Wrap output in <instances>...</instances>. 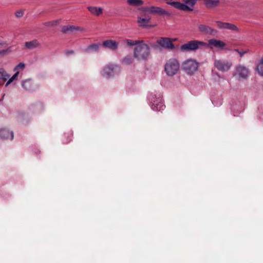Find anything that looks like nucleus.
Listing matches in <instances>:
<instances>
[{"label": "nucleus", "instance_id": "obj_23", "mask_svg": "<svg viewBox=\"0 0 263 263\" xmlns=\"http://www.w3.org/2000/svg\"><path fill=\"white\" fill-rule=\"evenodd\" d=\"M77 29H78V28L76 27L75 26L67 25V26H63L62 27V31L63 33L73 32V31L76 30Z\"/></svg>", "mask_w": 263, "mask_h": 263}, {"label": "nucleus", "instance_id": "obj_25", "mask_svg": "<svg viewBox=\"0 0 263 263\" xmlns=\"http://www.w3.org/2000/svg\"><path fill=\"white\" fill-rule=\"evenodd\" d=\"M99 44H93L88 46L85 50L87 52H89L91 51H98L99 49Z\"/></svg>", "mask_w": 263, "mask_h": 263}, {"label": "nucleus", "instance_id": "obj_30", "mask_svg": "<svg viewBox=\"0 0 263 263\" xmlns=\"http://www.w3.org/2000/svg\"><path fill=\"white\" fill-rule=\"evenodd\" d=\"M25 64L23 63H19L14 69L15 71L17 70V69H23L25 68Z\"/></svg>", "mask_w": 263, "mask_h": 263}, {"label": "nucleus", "instance_id": "obj_12", "mask_svg": "<svg viewBox=\"0 0 263 263\" xmlns=\"http://www.w3.org/2000/svg\"><path fill=\"white\" fill-rule=\"evenodd\" d=\"M198 27L199 31L203 34L214 35L217 33V30L213 29L209 26L204 24H200Z\"/></svg>", "mask_w": 263, "mask_h": 263}, {"label": "nucleus", "instance_id": "obj_2", "mask_svg": "<svg viewBox=\"0 0 263 263\" xmlns=\"http://www.w3.org/2000/svg\"><path fill=\"white\" fill-rule=\"evenodd\" d=\"M149 54V46L143 42L135 48L133 55L138 61H146L148 59Z\"/></svg>", "mask_w": 263, "mask_h": 263}, {"label": "nucleus", "instance_id": "obj_22", "mask_svg": "<svg viewBox=\"0 0 263 263\" xmlns=\"http://www.w3.org/2000/svg\"><path fill=\"white\" fill-rule=\"evenodd\" d=\"M39 42L36 40H33L25 43V47L27 49H32L39 46Z\"/></svg>", "mask_w": 263, "mask_h": 263}, {"label": "nucleus", "instance_id": "obj_19", "mask_svg": "<svg viewBox=\"0 0 263 263\" xmlns=\"http://www.w3.org/2000/svg\"><path fill=\"white\" fill-rule=\"evenodd\" d=\"M127 3L129 6L133 7H143L144 1L142 0H127Z\"/></svg>", "mask_w": 263, "mask_h": 263}, {"label": "nucleus", "instance_id": "obj_13", "mask_svg": "<svg viewBox=\"0 0 263 263\" xmlns=\"http://www.w3.org/2000/svg\"><path fill=\"white\" fill-rule=\"evenodd\" d=\"M14 138V134L12 131L6 128H0V138L2 140H12Z\"/></svg>", "mask_w": 263, "mask_h": 263}, {"label": "nucleus", "instance_id": "obj_5", "mask_svg": "<svg viewBox=\"0 0 263 263\" xmlns=\"http://www.w3.org/2000/svg\"><path fill=\"white\" fill-rule=\"evenodd\" d=\"M180 68V64L175 59H171L165 63L164 70L168 76L172 77L177 73Z\"/></svg>", "mask_w": 263, "mask_h": 263}, {"label": "nucleus", "instance_id": "obj_1", "mask_svg": "<svg viewBox=\"0 0 263 263\" xmlns=\"http://www.w3.org/2000/svg\"><path fill=\"white\" fill-rule=\"evenodd\" d=\"M138 10L143 13L142 16L137 17V23L140 27H146L151 20V14L166 15L169 16L170 13L163 8L151 6L141 7Z\"/></svg>", "mask_w": 263, "mask_h": 263}, {"label": "nucleus", "instance_id": "obj_11", "mask_svg": "<svg viewBox=\"0 0 263 263\" xmlns=\"http://www.w3.org/2000/svg\"><path fill=\"white\" fill-rule=\"evenodd\" d=\"M236 72L234 74V76H237L239 79H246L249 73V71L246 67L239 64L235 67Z\"/></svg>", "mask_w": 263, "mask_h": 263}, {"label": "nucleus", "instance_id": "obj_9", "mask_svg": "<svg viewBox=\"0 0 263 263\" xmlns=\"http://www.w3.org/2000/svg\"><path fill=\"white\" fill-rule=\"evenodd\" d=\"M149 100L152 103V108L154 110L160 111L164 109L165 105L160 94L158 95V96L156 95H152V98H149Z\"/></svg>", "mask_w": 263, "mask_h": 263}, {"label": "nucleus", "instance_id": "obj_3", "mask_svg": "<svg viewBox=\"0 0 263 263\" xmlns=\"http://www.w3.org/2000/svg\"><path fill=\"white\" fill-rule=\"evenodd\" d=\"M207 46V44L203 41L198 40H192L180 47L182 51H195L198 49H201Z\"/></svg>", "mask_w": 263, "mask_h": 263}, {"label": "nucleus", "instance_id": "obj_31", "mask_svg": "<svg viewBox=\"0 0 263 263\" xmlns=\"http://www.w3.org/2000/svg\"><path fill=\"white\" fill-rule=\"evenodd\" d=\"M24 15V11L22 10H19L16 11L15 16L17 17H21Z\"/></svg>", "mask_w": 263, "mask_h": 263}, {"label": "nucleus", "instance_id": "obj_7", "mask_svg": "<svg viewBox=\"0 0 263 263\" xmlns=\"http://www.w3.org/2000/svg\"><path fill=\"white\" fill-rule=\"evenodd\" d=\"M214 65L219 71L227 72L232 66V63L231 61L227 60L215 59L214 60Z\"/></svg>", "mask_w": 263, "mask_h": 263}, {"label": "nucleus", "instance_id": "obj_27", "mask_svg": "<svg viewBox=\"0 0 263 263\" xmlns=\"http://www.w3.org/2000/svg\"><path fill=\"white\" fill-rule=\"evenodd\" d=\"M256 69L260 76H263V64H258L257 66Z\"/></svg>", "mask_w": 263, "mask_h": 263}, {"label": "nucleus", "instance_id": "obj_26", "mask_svg": "<svg viewBox=\"0 0 263 263\" xmlns=\"http://www.w3.org/2000/svg\"><path fill=\"white\" fill-rule=\"evenodd\" d=\"M133 62L134 59L130 55H127L122 60V63L126 65L131 64Z\"/></svg>", "mask_w": 263, "mask_h": 263}, {"label": "nucleus", "instance_id": "obj_24", "mask_svg": "<svg viewBox=\"0 0 263 263\" xmlns=\"http://www.w3.org/2000/svg\"><path fill=\"white\" fill-rule=\"evenodd\" d=\"M125 42L128 46H138L140 44L144 42L143 40H132L129 39L125 40Z\"/></svg>", "mask_w": 263, "mask_h": 263}, {"label": "nucleus", "instance_id": "obj_15", "mask_svg": "<svg viewBox=\"0 0 263 263\" xmlns=\"http://www.w3.org/2000/svg\"><path fill=\"white\" fill-rule=\"evenodd\" d=\"M157 43L162 47L172 49L174 48V46L172 41L169 38L161 37L157 41Z\"/></svg>", "mask_w": 263, "mask_h": 263}, {"label": "nucleus", "instance_id": "obj_20", "mask_svg": "<svg viewBox=\"0 0 263 263\" xmlns=\"http://www.w3.org/2000/svg\"><path fill=\"white\" fill-rule=\"evenodd\" d=\"M9 77L10 75L3 68H0V85H3Z\"/></svg>", "mask_w": 263, "mask_h": 263}, {"label": "nucleus", "instance_id": "obj_36", "mask_svg": "<svg viewBox=\"0 0 263 263\" xmlns=\"http://www.w3.org/2000/svg\"><path fill=\"white\" fill-rule=\"evenodd\" d=\"M234 51H235V52H237L238 53H239V52L240 51L239 50V49H234Z\"/></svg>", "mask_w": 263, "mask_h": 263}, {"label": "nucleus", "instance_id": "obj_21", "mask_svg": "<svg viewBox=\"0 0 263 263\" xmlns=\"http://www.w3.org/2000/svg\"><path fill=\"white\" fill-rule=\"evenodd\" d=\"M208 8H213L218 5L219 0H203Z\"/></svg>", "mask_w": 263, "mask_h": 263}, {"label": "nucleus", "instance_id": "obj_4", "mask_svg": "<svg viewBox=\"0 0 263 263\" xmlns=\"http://www.w3.org/2000/svg\"><path fill=\"white\" fill-rule=\"evenodd\" d=\"M183 3L179 2H167V4L175 8L183 11H193V7L197 0H181Z\"/></svg>", "mask_w": 263, "mask_h": 263}, {"label": "nucleus", "instance_id": "obj_35", "mask_svg": "<svg viewBox=\"0 0 263 263\" xmlns=\"http://www.w3.org/2000/svg\"><path fill=\"white\" fill-rule=\"evenodd\" d=\"M41 108H43V105L42 103H39L38 105Z\"/></svg>", "mask_w": 263, "mask_h": 263}, {"label": "nucleus", "instance_id": "obj_29", "mask_svg": "<svg viewBox=\"0 0 263 263\" xmlns=\"http://www.w3.org/2000/svg\"><path fill=\"white\" fill-rule=\"evenodd\" d=\"M58 23V21H52L50 22H45L44 25L46 26H53L56 25Z\"/></svg>", "mask_w": 263, "mask_h": 263}, {"label": "nucleus", "instance_id": "obj_33", "mask_svg": "<svg viewBox=\"0 0 263 263\" xmlns=\"http://www.w3.org/2000/svg\"><path fill=\"white\" fill-rule=\"evenodd\" d=\"M261 114L259 115L258 118L261 119L263 120V107L261 109Z\"/></svg>", "mask_w": 263, "mask_h": 263}, {"label": "nucleus", "instance_id": "obj_32", "mask_svg": "<svg viewBox=\"0 0 263 263\" xmlns=\"http://www.w3.org/2000/svg\"><path fill=\"white\" fill-rule=\"evenodd\" d=\"M248 52H249V50H248V49L245 50H240L238 54H239L240 57L242 58L245 53H247Z\"/></svg>", "mask_w": 263, "mask_h": 263}, {"label": "nucleus", "instance_id": "obj_28", "mask_svg": "<svg viewBox=\"0 0 263 263\" xmlns=\"http://www.w3.org/2000/svg\"><path fill=\"white\" fill-rule=\"evenodd\" d=\"M19 72L18 71L16 72L15 74L7 81L6 84V86H8L12 81L15 79V78L17 77Z\"/></svg>", "mask_w": 263, "mask_h": 263}, {"label": "nucleus", "instance_id": "obj_6", "mask_svg": "<svg viewBox=\"0 0 263 263\" xmlns=\"http://www.w3.org/2000/svg\"><path fill=\"white\" fill-rule=\"evenodd\" d=\"M198 62L193 59H189L184 61L182 64V69L189 74H194L197 70Z\"/></svg>", "mask_w": 263, "mask_h": 263}, {"label": "nucleus", "instance_id": "obj_8", "mask_svg": "<svg viewBox=\"0 0 263 263\" xmlns=\"http://www.w3.org/2000/svg\"><path fill=\"white\" fill-rule=\"evenodd\" d=\"M216 23L218 28L220 29L228 30L232 33H236L240 31V28L234 24L219 21H216Z\"/></svg>", "mask_w": 263, "mask_h": 263}, {"label": "nucleus", "instance_id": "obj_14", "mask_svg": "<svg viewBox=\"0 0 263 263\" xmlns=\"http://www.w3.org/2000/svg\"><path fill=\"white\" fill-rule=\"evenodd\" d=\"M209 45L211 48H217L220 50L225 49L226 44L221 40L213 39L209 41Z\"/></svg>", "mask_w": 263, "mask_h": 263}, {"label": "nucleus", "instance_id": "obj_17", "mask_svg": "<svg viewBox=\"0 0 263 263\" xmlns=\"http://www.w3.org/2000/svg\"><path fill=\"white\" fill-rule=\"evenodd\" d=\"M102 45L104 47L108 48L113 50H115L118 48V44L117 42L115 41L108 40L104 41L102 43Z\"/></svg>", "mask_w": 263, "mask_h": 263}, {"label": "nucleus", "instance_id": "obj_18", "mask_svg": "<svg viewBox=\"0 0 263 263\" xmlns=\"http://www.w3.org/2000/svg\"><path fill=\"white\" fill-rule=\"evenodd\" d=\"M88 9L91 14L97 16L103 13V9L101 7L90 6L88 7Z\"/></svg>", "mask_w": 263, "mask_h": 263}, {"label": "nucleus", "instance_id": "obj_10", "mask_svg": "<svg viewBox=\"0 0 263 263\" xmlns=\"http://www.w3.org/2000/svg\"><path fill=\"white\" fill-rule=\"evenodd\" d=\"M120 68L116 65L110 64L106 65L102 69L101 74L106 78L113 77L116 73L119 72Z\"/></svg>", "mask_w": 263, "mask_h": 263}, {"label": "nucleus", "instance_id": "obj_16", "mask_svg": "<svg viewBox=\"0 0 263 263\" xmlns=\"http://www.w3.org/2000/svg\"><path fill=\"white\" fill-rule=\"evenodd\" d=\"M22 87L28 91H32L35 90V88L31 79H26L22 81Z\"/></svg>", "mask_w": 263, "mask_h": 263}, {"label": "nucleus", "instance_id": "obj_34", "mask_svg": "<svg viewBox=\"0 0 263 263\" xmlns=\"http://www.w3.org/2000/svg\"><path fill=\"white\" fill-rule=\"evenodd\" d=\"M65 53H66V54L67 55H69L70 54H73L74 53V51L73 50H67V51H66Z\"/></svg>", "mask_w": 263, "mask_h": 263}, {"label": "nucleus", "instance_id": "obj_37", "mask_svg": "<svg viewBox=\"0 0 263 263\" xmlns=\"http://www.w3.org/2000/svg\"><path fill=\"white\" fill-rule=\"evenodd\" d=\"M259 64H263V57H262V58L261 59L260 61V62Z\"/></svg>", "mask_w": 263, "mask_h": 263}]
</instances>
